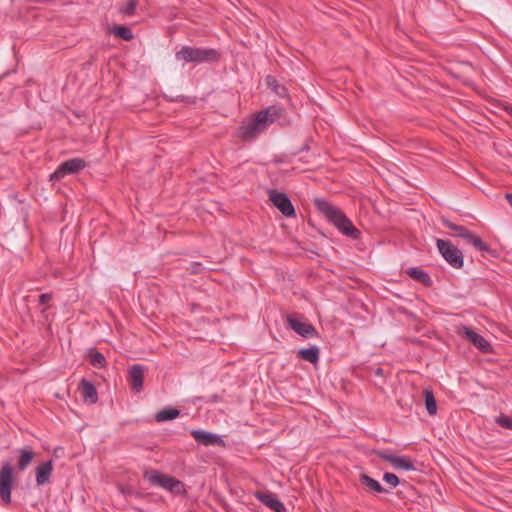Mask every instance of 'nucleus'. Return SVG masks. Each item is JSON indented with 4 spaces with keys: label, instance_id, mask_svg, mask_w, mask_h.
I'll return each mask as SVG.
<instances>
[{
    "label": "nucleus",
    "instance_id": "19",
    "mask_svg": "<svg viewBox=\"0 0 512 512\" xmlns=\"http://www.w3.org/2000/svg\"><path fill=\"white\" fill-rule=\"evenodd\" d=\"M360 482L375 493L386 492V490L382 487V485L377 480L373 479L372 477H370L366 474H362L360 476Z\"/></svg>",
    "mask_w": 512,
    "mask_h": 512
},
{
    "label": "nucleus",
    "instance_id": "25",
    "mask_svg": "<svg viewBox=\"0 0 512 512\" xmlns=\"http://www.w3.org/2000/svg\"><path fill=\"white\" fill-rule=\"evenodd\" d=\"M113 34L122 38L123 40L129 41L133 38V33L129 27L116 26L113 29Z\"/></svg>",
    "mask_w": 512,
    "mask_h": 512
},
{
    "label": "nucleus",
    "instance_id": "14",
    "mask_svg": "<svg viewBox=\"0 0 512 512\" xmlns=\"http://www.w3.org/2000/svg\"><path fill=\"white\" fill-rule=\"evenodd\" d=\"M144 367L133 365L129 370V382L135 392H140L143 387Z\"/></svg>",
    "mask_w": 512,
    "mask_h": 512
},
{
    "label": "nucleus",
    "instance_id": "28",
    "mask_svg": "<svg viewBox=\"0 0 512 512\" xmlns=\"http://www.w3.org/2000/svg\"><path fill=\"white\" fill-rule=\"evenodd\" d=\"M383 479L391 487H396L399 484V478L393 473H385Z\"/></svg>",
    "mask_w": 512,
    "mask_h": 512
},
{
    "label": "nucleus",
    "instance_id": "22",
    "mask_svg": "<svg viewBox=\"0 0 512 512\" xmlns=\"http://www.w3.org/2000/svg\"><path fill=\"white\" fill-rule=\"evenodd\" d=\"M34 457V453L30 449H21L19 450V461H18V469L20 471L25 470L28 465L31 463Z\"/></svg>",
    "mask_w": 512,
    "mask_h": 512
},
{
    "label": "nucleus",
    "instance_id": "13",
    "mask_svg": "<svg viewBox=\"0 0 512 512\" xmlns=\"http://www.w3.org/2000/svg\"><path fill=\"white\" fill-rule=\"evenodd\" d=\"M191 435L198 444L204 446L220 445L223 440L216 434L204 430H192Z\"/></svg>",
    "mask_w": 512,
    "mask_h": 512
},
{
    "label": "nucleus",
    "instance_id": "11",
    "mask_svg": "<svg viewBox=\"0 0 512 512\" xmlns=\"http://www.w3.org/2000/svg\"><path fill=\"white\" fill-rule=\"evenodd\" d=\"M287 324L293 331L304 338L317 336L316 329L310 323L302 321L296 316L289 315L287 317Z\"/></svg>",
    "mask_w": 512,
    "mask_h": 512
},
{
    "label": "nucleus",
    "instance_id": "30",
    "mask_svg": "<svg viewBox=\"0 0 512 512\" xmlns=\"http://www.w3.org/2000/svg\"><path fill=\"white\" fill-rule=\"evenodd\" d=\"M51 298H52L51 294H48V293L41 294L39 296V304L45 305L46 303H48L51 300Z\"/></svg>",
    "mask_w": 512,
    "mask_h": 512
},
{
    "label": "nucleus",
    "instance_id": "26",
    "mask_svg": "<svg viewBox=\"0 0 512 512\" xmlns=\"http://www.w3.org/2000/svg\"><path fill=\"white\" fill-rule=\"evenodd\" d=\"M138 2L137 0H128L121 8L120 13L124 16H131L135 13Z\"/></svg>",
    "mask_w": 512,
    "mask_h": 512
},
{
    "label": "nucleus",
    "instance_id": "12",
    "mask_svg": "<svg viewBox=\"0 0 512 512\" xmlns=\"http://www.w3.org/2000/svg\"><path fill=\"white\" fill-rule=\"evenodd\" d=\"M255 497L275 512H285L286 510L284 504L270 492H256Z\"/></svg>",
    "mask_w": 512,
    "mask_h": 512
},
{
    "label": "nucleus",
    "instance_id": "33",
    "mask_svg": "<svg viewBox=\"0 0 512 512\" xmlns=\"http://www.w3.org/2000/svg\"><path fill=\"white\" fill-rule=\"evenodd\" d=\"M272 82L275 83L276 81L273 78L268 77L267 78V83H268L269 86H272Z\"/></svg>",
    "mask_w": 512,
    "mask_h": 512
},
{
    "label": "nucleus",
    "instance_id": "17",
    "mask_svg": "<svg viewBox=\"0 0 512 512\" xmlns=\"http://www.w3.org/2000/svg\"><path fill=\"white\" fill-rule=\"evenodd\" d=\"M298 356L304 361L315 364L319 361V349L316 346L301 349L298 351Z\"/></svg>",
    "mask_w": 512,
    "mask_h": 512
},
{
    "label": "nucleus",
    "instance_id": "29",
    "mask_svg": "<svg viewBox=\"0 0 512 512\" xmlns=\"http://www.w3.org/2000/svg\"><path fill=\"white\" fill-rule=\"evenodd\" d=\"M377 455L384 461L390 463L391 465L393 464V461L396 456L395 454H393L389 451H379V452H377Z\"/></svg>",
    "mask_w": 512,
    "mask_h": 512
},
{
    "label": "nucleus",
    "instance_id": "27",
    "mask_svg": "<svg viewBox=\"0 0 512 512\" xmlns=\"http://www.w3.org/2000/svg\"><path fill=\"white\" fill-rule=\"evenodd\" d=\"M495 423L498 424L500 427L512 430V418L506 416V415H499L495 418Z\"/></svg>",
    "mask_w": 512,
    "mask_h": 512
},
{
    "label": "nucleus",
    "instance_id": "32",
    "mask_svg": "<svg viewBox=\"0 0 512 512\" xmlns=\"http://www.w3.org/2000/svg\"><path fill=\"white\" fill-rule=\"evenodd\" d=\"M505 198H506V200L508 201V203L510 204V206L512 207V194L507 193V194L505 195Z\"/></svg>",
    "mask_w": 512,
    "mask_h": 512
},
{
    "label": "nucleus",
    "instance_id": "31",
    "mask_svg": "<svg viewBox=\"0 0 512 512\" xmlns=\"http://www.w3.org/2000/svg\"><path fill=\"white\" fill-rule=\"evenodd\" d=\"M190 269L192 273H200L203 270V266L201 263H191Z\"/></svg>",
    "mask_w": 512,
    "mask_h": 512
},
{
    "label": "nucleus",
    "instance_id": "9",
    "mask_svg": "<svg viewBox=\"0 0 512 512\" xmlns=\"http://www.w3.org/2000/svg\"><path fill=\"white\" fill-rule=\"evenodd\" d=\"M269 200L272 204L286 217L295 216V209L289 199V197L282 192L276 190L268 191Z\"/></svg>",
    "mask_w": 512,
    "mask_h": 512
},
{
    "label": "nucleus",
    "instance_id": "7",
    "mask_svg": "<svg viewBox=\"0 0 512 512\" xmlns=\"http://www.w3.org/2000/svg\"><path fill=\"white\" fill-rule=\"evenodd\" d=\"M456 333L459 336L464 337L466 340H468L470 343H472L476 348H478L480 351L487 353L490 351L491 346L489 342L482 337L480 334H478L476 331H474L472 328L466 326V325H458L456 326Z\"/></svg>",
    "mask_w": 512,
    "mask_h": 512
},
{
    "label": "nucleus",
    "instance_id": "5",
    "mask_svg": "<svg viewBox=\"0 0 512 512\" xmlns=\"http://www.w3.org/2000/svg\"><path fill=\"white\" fill-rule=\"evenodd\" d=\"M436 245L440 254L453 268L460 269L463 266L464 260L462 252L450 241L437 239Z\"/></svg>",
    "mask_w": 512,
    "mask_h": 512
},
{
    "label": "nucleus",
    "instance_id": "18",
    "mask_svg": "<svg viewBox=\"0 0 512 512\" xmlns=\"http://www.w3.org/2000/svg\"><path fill=\"white\" fill-rule=\"evenodd\" d=\"M392 466L398 470L413 471L415 470L414 462L406 456H395Z\"/></svg>",
    "mask_w": 512,
    "mask_h": 512
},
{
    "label": "nucleus",
    "instance_id": "34",
    "mask_svg": "<svg viewBox=\"0 0 512 512\" xmlns=\"http://www.w3.org/2000/svg\"><path fill=\"white\" fill-rule=\"evenodd\" d=\"M277 87H278V86L276 85V86H275V91H276V93H279V90H277Z\"/></svg>",
    "mask_w": 512,
    "mask_h": 512
},
{
    "label": "nucleus",
    "instance_id": "6",
    "mask_svg": "<svg viewBox=\"0 0 512 512\" xmlns=\"http://www.w3.org/2000/svg\"><path fill=\"white\" fill-rule=\"evenodd\" d=\"M13 483V468L9 463L0 469V498L4 505L11 503V486Z\"/></svg>",
    "mask_w": 512,
    "mask_h": 512
},
{
    "label": "nucleus",
    "instance_id": "8",
    "mask_svg": "<svg viewBox=\"0 0 512 512\" xmlns=\"http://www.w3.org/2000/svg\"><path fill=\"white\" fill-rule=\"evenodd\" d=\"M86 163L81 158H72L61 163L54 173L51 174L50 180H60L66 175L75 174L84 169Z\"/></svg>",
    "mask_w": 512,
    "mask_h": 512
},
{
    "label": "nucleus",
    "instance_id": "4",
    "mask_svg": "<svg viewBox=\"0 0 512 512\" xmlns=\"http://www.w3.org/2000/svg\"><path fill=\"white\" fill-rule=\"evenodd\" d=\"M443 224L446 228L454 232V235L466 240L468 244H471L476 250L481 252H489L490 247L481 238L476 236L474 233L469 231L467 228L461 225H457L448 219L443 220Z\"/></svg>",
    "mask_w": 512,
    "mask_h": 512
},
{
    "label": "nucleus",
    "instance_id": "24",
    "mask_svg": "<svg viewBox=\"0 0 512 512\" xmlns=\"http://www.w3.org/2000/svg\"><path fill=\"white\" fill-rule=\"evenodd\" d=\"M89 360L92 366L102 368L106 364V359L102 353L97 350H92L89 353Z\"/></svg>",
    "mask_w": 512,
    "mask_h": 512
},
{
    "label": "nucleus",
    "instance_id": "15",
    "mask_svg": "<svg viewBox=\"0 0 512 512\" xmlns=\"http://www.w3.org/2000/svg\"><path fill=\"white\" fill-rule=\"evenodd\" d=\"M53 463L51 460L40 463L36 468V483L38 486L46 484L52 475Z\"/></svg>",
    "mask_w": 512,
    "mask_h": 512
},
{
    "label": "nucleus",
    "instance_id": "21",
    "mask_svg": "<svg viewBox=\"0 0 512 512\" xmlns=\"http://www.w3.org/2000/svg\"><path fill=\"white\" fill-rule=\"evenodd\" d=\"M408 274L414 280H417L425 285L431 284L430 276L423 269L413 267L408 270Z\"/></svg>",
    "mask_w": 512,
    "mask_h": 512
},
{
    "label": "nucleus",
    "instance_id": "23",
    "mask_svg": "<svg viewBox=\"0 0 512 512\" xmlns=\"http://www.w3.org/2000/svg\"><path fill=\"white\" fill-rule=\"evenodd\" d=\"M424 397H425V406H426L427 412L430 415H435L437 412V403H436L433 392L426 389L424 391Z\"/></svg>",
    "mask_w": 512,
    "mask_h": 512
},
{
    "label": "nucleus",
    "instance_id": "1",
    "mask_svg": "<svg viewBox=\"0 0 512 512\" xmlns=\"http://www.w3.org/2000/svg\"><path fill=\"white\" fill-rule=\"evenodd\" d=\"M315 206L342 234L352 239L359 238L361 232L338 207L324 199H316Z\"/></svg>",
    "mask_w": 512,
    "mask_h": 512
},
{
    "label": "nucleus",
    "instance_id": "10",
    "mask_svg": "<svg viewBox=\"0 0 512 512\" xmlns=\"http://www.w3.org/2000/svg\"><path fill=\"white\" fill-rule=\"evenodd\" d=\"M145 477L150 481L151 484L158 485L172 492L178 491V489L182 487V483L180 481L173 477L163 475L158 471H151L146 473Z\"/></svg>",
    "mask_w": 512,
    "mask_h": 512
},
{
    "label": "nucleus",
    "instance_id": "16",
    "mask_svg": "<svg viewBox=\"0 0 512 512\" xmlns=\"http://www.w3.org/2000/svg\"><path fill=\"white\" fill-rule=\"evenodd\" d=\"M79 389L85 402L94 404L98 400V394L95 386L88 380L82 379Z\"/></svg>",
    "mask_w": 512,
    "mask_h": 512
},
{
    "label": "nucleus",
    "instance_id": "20",
    "mask_svg": "<svg viewBox=\"0 0 512 512\" xmlns=\"http://www.w3.org/2000/svg\"><path fill=\"white\" fill-rule=\"evenodd\" d=\"M179 414L180 412L176 408H166L157 412L155 419L157 422H165L177 418Z\"/></svg>",
    "mask_w": 512,
    "mask_h": 512
},
{
    "label": "nucleus",
    "instance_id": "2",
    "mask_svg": "<svg viewBox=\"0 0 512 512\" xmlns=\"http://www.w3.org/2000/svg\"><path fill=\"white\" fill-rule=\"evenodd\" d=\"M278 109L276 107H268L258 112L254 118L244 121L239 128V137L245 141L255 139L278 117Z\"/></svg>",
    "mask_w": 512,
    "mask_h": 512
},
{
    "label": "nucleus",
    "instance_id": "3",
    "mask_svg": "<svg viewBox=\"0 0 512 512\" xmlns=\"http://www.w3.org/2000/svg\"><path fill=\"white\" fill-rule=\"evenodd\" d=\"M219 56L215 49L191 46H183L175 54L176 60L186 63L216 62Z\"/></svg>",
    "mask_w": 512,
    "mask_h": 512
}]
</instances>
